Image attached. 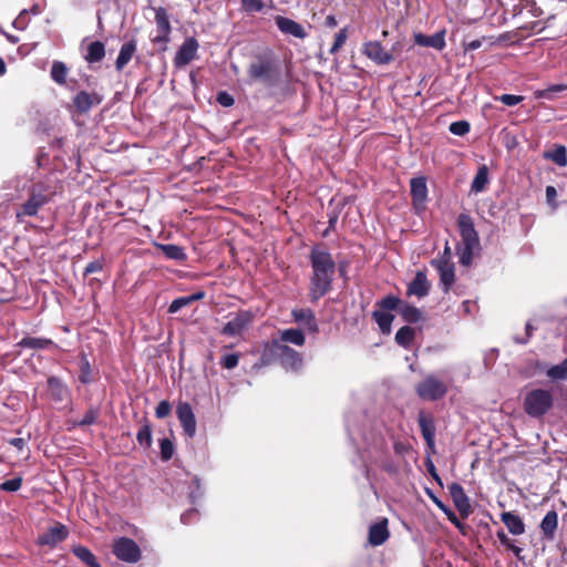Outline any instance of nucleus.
I'll list each match as a JSON object with an SVG mask.
<instances>
[{"mask_svg": "<svg viewBox=\"0 0 567 567\" xmlns=\"http://www.w3.org/2000/svg\"><path fill=\"white\" fill-rule=\"evenodd\" d=\"M309 260L312 268L309 297L311 301H317L332 288L336 262L331 254L318 245L311 248Z\"/></svg>", "mask_w": 567, "mask_h": 567, "instance_id": "nucleus-1", "label": "nucleus"}, {"mask_svg": "<svg viewBox=\"0 0 567 567\" xmlns=\"http://www.w3.org/2000/svg\"><path fill=\"white\" fill-rule=\"evenodd\" d=\"M247 74L254 82H260L266 87L271 89L280 84V65L278 61L271 56H258L252 61L248 69Z\"/></svg>", "mask_w": 567, "mask_h": 567, "instance_id": "nucleus-2", "label": "nucleus"}, {"mask_svg": "<svg viewBox=\"0 0 567 567\" xmlns=\"http://www.w3.org/2000/svg\"><path fill=\"white\" fill-rule=\"evenodd\" d=\"M554 398L550 391L535 389L529 391L524 399V411L532 417L545 415L553 406Z\"/></svg>", "mask_w": 567, "mask_h": 567, "instance_id": "nucleus-3", "label": "nucleus"}, {"mask_svg": "<svg viewBox=\"0 0 567 567\" xmlns=\"http://www.w3.org/2000/svg\"><path fill=\"white\" fill-rule=\"evenodd\" d=\"M55 189L48 182H38L32 185L28 200L22 205V213L25 216H35L39 209L45 205Z\"/></svg>", "mask_w": 567, "mask_h": 567, "instance_id": "nucleus-4", "label": "nucleus"}, {"mask_svg": "<svg viewBox=\"0 0 567 567\" xmlns=\"http://www.w3.org/2000/svg\"><path fill=\"white\" fill-rule=\"evenodd\" d=\"M449 386L435 374H427L415 385V392L424 401H439L445 396Z\"/></svg>", "mask_w": 567, "mask_h": 567, "instance_id": "nucleus-5", "label": "nucleus"}, {"mask_svg": "<svg viewBox=\"0 0 567 567\" xmlns=\"http://www.w3.org/2000/svg\"><path fill=\"white\" fill-rule=\"evenodd\" d=\"M271 352L286 370L299 371L303 360L299 352L278 341H272Z\"/></svg>", "mask_w": 567, "mask_h": 567, "instance_id": "nucleus-6", "label": "nucleus"}, {"mask_svg": "<svg viewBox=\"0 0 567 567\" xmlns=\"http://www.w3.org/2000/svg\"><path fill=\"white\" fill-rule=\"evenodd\" d=\"M113 554L121 560L134 564L141 559V549L137 544L127 537H121L113 545Z\"/></svg>", "mask_w": 567, "mask_h": 567, "instance_id": "nucleus-7", "label": "nucleus"}, {"mask_svg": "<svg viewBox=\"0 0 567 567\" xmlns=\"http://www.w3.org/2000/svg\"><path fill=\"white\" fill-rule=\"evenodd\" d=\"M252 313L247 310L238 311L223 327L221 333L228 337L239 336L252 321Z\"/></svg>", "mask_w": 567, "mask_h": 567, "instance_id": "nucleus-8", "label": "nucleus"}, {"mask_svg": "<svg viewBox=\"0 0 567 567\" xmlns=\"http://www.w3.org/2000/svg\"><path fill=\"white\" fill-rule=\"evenodd\" d=\"M395 50L396 45H393L391 52H388L379 41H369L363 47V54L377 64H389L394 59Z\"/></svg>", "mask_w": 567, "mask_h": 567, "instance_id": "nucleus-9", "label": "nucleus"}, {"mask_svg": "<svg viewBox=\"0 0 567 567\" xmlns=\"http://www.w3.org/2000/svg\"><path fill=\"white\" fill-rule=\"evenodd\" d=\"M155 11V23L157 28V35H155L152 41L154 43H163L164 45L169 41V34L172 32V27L169 23V16L165 8L158 7L153 8Z\"/></svg>", "mask_w": 567, "mask_h": 567, "instance_id": "nucleus-10", "label": "nucleus"}, {"mask_svg": "<svg viewBox=\"0 0 567 567\" xmlns=\"http://www.w3.org/2000/svg\"><path fill=\"white\" fill-rule=\"evenodd\" d=\"M457 225L464 246L468 248L478 246V235L475 230L472 217L466 214H461L457 218Z\"/></svg>", "mask_w": 567, "mask_h": 567, "instance_id": "nucleus-11", "label": "nucleus"}, {"mask_svg": "<svg viewBox=\"0 0 567 567\" xmlns=\"http://www.w3.org/2000/svg\"><path fill=\"white\" fill-rule=\"evenodd\" d=\"M198 47L199 44L195 38L190 37L185 39L174 56V64L177 68L189 64L195 59Z\"/></svg>", "mask_w": 567, "mask_h": 567, "instance_id": "nucleus-12", "label": "nucleus"}, {"mask_svg": "<svg viewBox=\"0 0 567 567\" xmlns=\"http://www.w3.org/2000/svg\"><path fill=\"white\" fill-rule=\"evenodd\" d=\"M431 265L439 271L440 281L444 287V291L447 292L455 280L454 265L450 261L449 257L432 259Z\"/></svg>", "mask_w": 567, "mask_h": 567, "instance_id": "nucleus-13", "label": "nucleus"}, {"mask_svg": "<svg viewBox=\"0 0 567 567\" xmlns=\"http://www.w3.org/2000/svg\"><path fill=\"white\" fill-rule=\"evenodd\" d=\"M176 414L185 435L193 437L196 433V419L190 404L181 402L177 405Z\"/></svg>", "mask_w": 567, "mask_h": 567, "instance_id": "nucleus-14", "label": "nucleus"}, {"mask_svg": "<svg viewBox=\"0 0 567 567\" xmlns=\"http://www.w3.org/2000/svg\"><path fill=\"white\" fill-rule=\"evenodd\" d=\"M449 493H450V495H451V497L453 499V503H454L455 507L460 512V514L463 517L468 516V514L471 513V503H470V498L465 494L464 488L462 487V485L458 484V483L450 484L449 485Z\"/></svg>", "mask_w": 567, "mask_h": 567, "instance_id": "nucleus-15", "label": "nucleus"}, {"mask_svg": "<svg viewBox=\"0 0 567 567\" xmlns=\"http://www.w3.org/2000/svg\"><path fill=\"white\" fill-rule=\"evenodd\" d=\"M275 23L284 34H289L297 39H305L307 37L305 28L292 19L277 16L275 17Z\"/></svg>", "mask_w": 567, "mask_h": 567, "instance_id": "nucleus-16", "label": "nucleus"}, {"mask_svg": "<svg viewBox=\"0 0 567 567\" xmlns=\"http://www.w3.org/2000/svg\"><path fill=\"white\" fill-rule=\"evenodd\" d=\"M102 102V96L97 93H89L86 91H80L73 97V105L76 111L81 114L87 113L92 106L97 105Z\"/></svg>", "mask_w": 567, "mask_h": 567, "instance_id": "nucleus-17", "label": "nucleus"}, {"mask_svg": "<svg viewBox=\"0 0 567 567\" xmlns=\"http://www.w3.org/2000/svg\"><path fill=\"white\" fill-rule=\"evenodd\" d=\"M411 196L415 208H424L427 198L426 179L422 176L413 177L410 182Z\"/></svg>", "mask_w": 567, "mask_h": 567, "instance_id": "nucleus-18", "label": "nucleus"}, {"mask_svg": "<svg viewBox=\"0 0 567 567\" xmlns=\"http://www.w3.org/2000/svg\"><path fill=\"white\" fill-rule=\"evenodd\" d=\"M414 41L417 45L433 48L441 51L445 48V31L442 30L432 35L415 33Z\"/></svg>", "mask_w": 567, "mask_h": 567, "instance_id": "nucleus-19", "label": "nucleus"}, {"mask_svg": "<svg viewBox=\"0 0 567 567\" xmlns=\"http://www.w3.org/2000/svg\"><path fill=\"white\" fill-rule=\"evenodd\" d=\"M430 282L424 272L417 271L414 279L410 282L408 287V293L414 295L419 298H423L429 295L430 291Z\"/></svg>", "mask_w": 567, "mask_h": 567, "instance_id": "nucleus-20", "label": "nucleus"}, {"mask_svg": "<svg viewBox=\"0 0 567 567\" xmlns=\"http://www.w3.org/2000/svg\"><path fill=\"white\" fill-rule=\"evenodd\" d=\"M389 538L388 520L383 519L372 524L369 528V543L373 546L382 545Z\"/></svg>", "mask_w": 567, "mask_h": 567, "instance_id": "nucleus-21", "label": "nucleus"}, {"mask_svg": "<svg viewBox=\"0 0 567 567\" xmlns=\"http://www.w3.org/2000/svg\"><path fill=\"white\" fill-rule=\"evenodd\" d=\"M417 423L426 444L429 446H433L435 437V424L433 417L421 412L417 416Z\"/></svg>", "mask_w": 567, "mask_h": 567, "instance_id": "nucleus-22", "label": "nucleus"}, {"mask_svg": "<svg viewBox=\"0 0 567 567\" xmlns=\"http://www.w3.org/2000/svg\"><path fill=\"white\" fill-rule=\"evenodd\" d=\"M48 390L51 398L56 402H63L70 395L68 386L58 377L48 379Z\"/></svg>", "mask_w": 567, "mask_h": 567, "instance_id": "nucleus-23", "label": "nucleus"}, {"mask_svg": "<svg viewBox=\"0 0 567 567\" xmlns=\"http://www.w3.org/2000/svg\"><path fill=\"white\" fill-rule=\"evenodd\" d=\"M68 536V529L64 525H56L40 536L39 542L43 545L54 546L64 540Z\"/></svg>", "mask_w": 567, "mask_h": 567, "instance_id": "nucleus-24", "label": "nucleus"}, {"mask_svg": "<svg viewBox=\"0 0 567 567\" xmlns=\"http://www.w3.org/2000/svg\"><path fill=\"white\" fill-rule=\"evenodd\" d=\"M501 519L511 534L518 536L525 533V524L517 514L504 512L501 515Z\"/></svg>", "mask_w": 567, "mask_h": 567, "instance_id": "nucleus-25", "label": "nucleus"}, {"mask_svg": "<svg viewBox=\"0 0 567 567\" xmlns=\"http://www.w3.org/2000/svg\"><path fill=\"white\" fill-rule=\"evenodd\" d=\"M291 315L296 322L303 324L310 332L318 331V324L311 309H295Z\"/></svg>", "mask_w": 567, "mask_h": 567, "instance_id": "nucleus-26", "label": "nucleus"}, {"mask_svg": "<svg viewBox=\"0 0 567 567\" xmlns=\"http://www.w3.org/2000/svg\"><path fill=\"white\" fill-rule=\"evenodd\" d=\"M277 341L284 344L292 343L301 347L306 342V337L300 329L290 328L279 331V340Z\"/></svg>", "mask_w": 567, "mask_h": 567, "instance_id": "nucleus-27", "label": "nucleus"}, {"mask_svg": "<svg viewBox=\"0 0 567 567\" xmlns=\"http://www.w3.org/2000/svg\"><path fill=\"white\" fill-rule=\"evenodd\" d=\"M136 52V43L134 40H131L128 42H125L121 49L120 53L117 55V59L115 61V68L117 71H121L133 58L134 53Z\"/></svg>", "mask_w": 567, "mask_h": 567, "instance_id": "nucleus-28", "label": "nucleus"}, {"mask_svg": "<svg viewBox=\"0 0 567 567\" xmlns=\"http://www.w3.org/2000/svg\"><path fill=\"white\" fill-rule=\"evenodd\" d=\"M558 525V515L555 511H549L540 523V529L547 539H553Z\"/></svg>", "mask_w": 567, "mask_h": 567, "instance_id": "nucleus-29", "label": "nucleus"}, {"mask_svg": "<svg viewBox=\"0 0 567 567\" xmlns=\"http://www.w3.org/2000/svg\"><path fill=\"white\" fill-rule=\"evenodd\" d=\"M105 56V45L101 41L91 42L87 45L84 59L89 63L101 62Z\"/></svg>", "mask_w": 567, "mask_h": 567, "instance_id": "nucleus-30", "label": "nucleus"}, {"mask_svg": "<svg viewBox=\"0 0 567 567\" xmlns=\"http://www.w3.org/2000/svg\"><path fill=\"white\" fill-rule=\"evenodd\" d=\"M158 248L164 254V256L168 259L176 261H185L187 255L183 247L174 244H161Z\"/></svg>", "mask_w": 567, "mask_h": 567, "instance_id": "nucleus-31", "label": "nucleus"}, {"mask_svg": "<svg viewBox=\"0 0 567 567\" xmlns=\"http://www.w3.org/2000/svg\"><path fill=\"white\" fill-rule=\"evenodd\" d=\"M72 553L76 558H79L82 563L87 565L89 567H102L93 553L85 546L76 545L73 546Z\"/></svg>", "mask_w": 567, "mask_h": 567, "instance_id": "nucleus-32", "label": "nucleus"}, {"mask_svg": "<svg viewBox=\"0 0 567 567\" xmlns=\"http://www.w3.org/2000/svg\"><path fill=\"white\" fill-rule=\"evenodd\" d=\"M50 346H55L52 340L35 337H25L17 343V347L29 349H45Z\"/></svg>", "mask_w": 567, "mask_h": 567, "instance_id": "nucleus-33", "label": "nucleus"}, {"mask_svg": "<svg viewBox=\"0 0 567 567\" xmlns=\"http://www.w3.org/2000/svg\"><path fill=\"white\" fill-rule=\"evenodd\" d=\"M488 184V168L486 165H483L478 167L472 185L471 190L474 193H481L485 189L486 185Z\"/></svg>", "mask_w": 567, "mask_h": 567, "instance_id": "nucleus-34", "label": "nucleus"}, {"mask_svg": "<svg viewBox=\"0 0 567 567\" xmlns=\"http://www.w3.org/2000/svg\"><path fill=\"white\" fill-rule=\"evenodd\" d=\"M372 317L378 323L382 333L388 334L391 332V324L394 319L393 315L383 310H375L373 311Z\"/></svg>", "mask_w": 567, "mask_h": 567, "instance_id": "nucleus-35", "label": "nucleus"}, {"mask_svg": "<svg viewBox=\"0 0 567 567\" xmlns=\"http://www.w3.org/2000/svg\"><path fill=\"white\" fill-rule=\"evenodd\" d=\"M399 313L402 316V318L410 322L415 323L422 318V312L420 309H417L414 306H411L406 302H402V305L399 308Z\"/></svg>", "mask_w": 567, "mask_h": 567, "instance_id": "nucleus-36", "label": "nucleus"}, {"mask_svg": "<svg viewBox=\"0 0 567 567\" xmlns=\"http://www.w3.org/2000/svg\"><path fill=\"white\" fill-rule=\"evenodd\" d=\"M136 440L142 446L151 447L152 445V426L146 419L143 421V424L136 434Z\"/></svg>", "mask_w": 567, "mask_h": 567, "instance_id": "nucleus-37", "label": "nucleus"}, {"mask_svg": "<svg viewBox=\"0 0 567 567\" xmlns=\"http://www.w3.org/2000/svg\"><path fill=\"white\" fill-rule=\"evenodd\" d=\"M544 157L551 159L558 166L567 165V151L563 145H558L553 151L546 152Z\"/></svg>", "mask_w": 567, "mask_h": 567, "instance_id": "nucleus-38", "label": "nucleus"}, {"mask_svg": "<svg viewBox=\"0 0 567 567\" xmlns=\"http://www.w3.org/2000/svg\"><path fill=\"white\" fill-rule=\"evenodd\" d=\"M68 68L63 62L54 61L51 66V78L52 80L62 85L66 81Z\"/></svg>", "mask_w": 567, "mask_h": 567, "instance_id": "nucleus-39", "label": "nucleus"}, {"mask_svg": "<svg viewBox=\"0 0 567 567\" xmlns=\"http://www.w3.org/2000/svg\"><path fill=\"white\" fill-rule=\"evenodd\" d=\"M413 338H414V329L409 326H404V327L400 328L395 334L396 343L404 348L410 347Z\"/></svg>", "mask_w": 567, "mask_h": 567, "instance_id": "nucleus-40", "label": "nucleus"}, {"mask_svg": "<svg viewBox=\"0 0 567 567\" xmlns=\"http://www.w3.org/2000/svg\"><path fill=\"white\" fill-rule=\"evenodd\" d=\"M547 377L551 380H565L567 379V359L559 364L550 367L547 372Z\"/></svg>", "mask_w": 567, "mask_h": 567, "instance_id": "nucleus-41", "label": "nucleus"}, {"mask_svg": "<svg viewBox=\"0 0 567 567\" xmlns=\"http://www.w3.org/2000/svg\"><path fill=\"white\" fill-rule=\"evenodd\" d=\"M380 308L383 310V311H391V310H395L400 308V306L402 305L401 300L395 297V296H392V295H389L384 298H382L379 303Z\"/></svg>", "mask_w": 567, "mask_h": 567, "instance_id": "nucleus-42", "label": "nucleus"}, {"mask_svg": "<svg viewBox=\"0 0 567 567\" xmlns=\"http://www.w3.org/2000/svg\"><path fill=\"white\" fill-rule=\"evenodd\" d=\"M99 416V410L96 408H90L83 415L81 420L75 422L76 426H87L92 425L96 422Z\"/></svg>", "mask_w": 567, "mask_h": 567, "instance_id": "nucleus-43", "label": "nucleus"}, {"mask_svg": "<svg viewBox=\"0 0 567 567\" xmlns=\"http://www.w3.org/2000/svg\"><path fill=\"white\" fill-rule=\"evenodd\" d=\"M159 447H161V458L163 461H168L172 458L174 454V444L169 439H162L159 441Z\"/></svg>", "mask_w": 567, "mask_h": 567, "instance_id": "nucleus-44", "label": "nucleus"}, {"mask_svg": "<svg viewBox=\"0 0 567 567\" xmlns=\"http://www.w3.org/2000/svg\"><path fill=\"white\" fill-rule=\"evenodd\" d=\"M243 9L248 13L260 12L265 4L262 0H240Z\"/></svg>", "mask_w": 567, "mask_h": 567, "instance_id": "nucleus-45", "label": "nucleus"}, {"mask_svg": "<svg viewBox=\"0 0 567 567\" xmlns=\"http://www.w3.org/2000/svg\"><path fill=\"white\" fill-rule=\"evenodd\" d=\"M450 132L456 136H463L470 132V123L466 121L453 122L450 125Z\"/></svg>", "mask_w": 567, "mask_h": 567, "instance_id": "nucleus-46", "label": "nucleus"}, {"mask_svg": "<svg viewBox=\"0 0 567 567\" xmlns=\"http://www.w3.org/2000/svg\"><path fill=\"white\" fill-rule=\"evenodd\" d=\"M348 38L347 29H341L334 37V42L330 48V53L334 54L346 43Z\"/></svg>", "mask_w": 567, "mask_h": 567, "instance_id": "nucleus-47", "label": "nucleus"}, {"mask_svg": "<svg viewBox=\"0 0 567 567\" xmlns=\"http://www.w3.org/2000/svg\"><path fill=\"white\" fill-rule=\"evenodd\" d=\"M22 485V478L21 477H14L8 481H4L1 483L0 488L4 492H17L21 488Z\"/></svg>", "mask_w": 567, "mask_h": 567, "instance_id": "nucleus-48", "label": "nucleus"}, {"mask_svg": "<svg viewBox=\"0 0 567 567\" xmlns=\"http://www.w3.org/2000/svg\"><path fill=\"white\" fill-rule=\"evenodd\" d=\"M495 100L501 101L503 104H505L507 106H515L524 100V96L514 95V94H503V95L496 96Z\"/></svg>", "mask_w": 567, "mask_h": 567, "instance_id": "nucleus-49", "label": "nucleus"}, {"mask_svg": "<svg viewBox=\"0 0 567 567\" xmlns=\"http://www.w3.org/2000/svg\"><path fill=\"white\" fill-rule=\"evenodd\" d=\"M190 305L189 302V299L187 298V296H184V297H179V298H176L172 301V303L169 305L168 307V312L169 313H176L178 312L182 308L186 307Z\"/></svg>", "mask_w": 567, "mask_h": 567, "instance_id": "nucleus-50", "label": "nucleus"}, {"mask_svg": "<svg viewBox=\"0 0 567 567\" xmlns=\"http://www.w3.org/2000/svg\"><path fill=\"white\" fill-rule=\"evenodd\" d=\"M239 361V355L237 353H229L221 358L220 364L224 369H234L237 367Z\"/></svg>", "mask_w": 567, "mask_h": 567, "instance_id": "nucleus-51", "label": "nucleus"}, {"mask_svg": "<svg viewBox=\"0 0 567 567\" xmlns=\"http://www.w3.org/2000/svg\"><path fill=\"white\" fill-rule=\"evenodd\" d=\"M216 101L224 107H230L234 105V97L226 91L218 92Z\"/></svg>", "mask_w": 567, "mask_h": 567, "instance_id": "nucleus-52", "label": "nucleus"}, {"mask_svg": "<svg viewBox=\"0 0 567 567\" xmlns=\"http://www.w3.org/2000/svg\"><path fill=\"white\" fill-rule=\"evenodd\" d=\"M171 413V404L168 401H161L156 409H155V415L158 419H164Z\"/></svg>", "mask_w": 567, "mask_h": 567, "instance_id": "nucleus-53", "label": "nucleus"}, {"mask_svg": "<svg viewBox=\"0 0 567 567\" xmlns=\"http://www.w3.org/2000/svg\"><path fill=\"white\" fill-rule=\"evenodd\" d=\"M103 269V261L102 260H93L86 265L84 268V276L99 272Z\"/></svg>", "mask_w": 567, "mask_h": 567, "instance_id": "nucleus-54", "label": "nucleus"}, {"mask_svg": "<svg viewBox=\"0 0 567 567\" xmlns=\"http://www.w3.org/2000/svg\"><path fill=\"white\" fill-rule=\"evenodd\" d=\"M533 331H534V327L529 322H527L525 326V333H526L525 338L515 337L514 342H516L518 344H526L529 341V339L532 338Z\"/></svg>", "mask_w": 567, "mask_h": 567, "instance_id": "nucleus-55", "label": "nucleus"}, {"mask_svg": "<svg viewBox=\"0 0 567 567\" xmlns=\"http://www.w3.org/2000/svg\"><path fill=\"white\" fill-rule=\"evenodd\" d=\"M473 251H474V248H468V247L464 246V249L460 257V262L464 266L470 265L473 259Z\"/></svg>", "mask_w": 567, "mask_h": 567, "instance_id": "nucleus-56", "label": "nucleus"}, {"mask_svg": "<svg viewBox=\"0 0 567 567\" xmlns=\"http://www.w3.org/2000/svg\"><path fill=\"white\" fill-rule=\"evenodd\" d=\"M193 487L194 488L189 493V499H190L192 503H194L196 501V498L202 496L200 482H199V480L197 477H195L193 480Z\"/></svg>", "mask_w": 567, "mask_h": 567, "instance_id": "nucleus-57", "label": "nucleus"}, {"mask_svg": "<svg viewBox=\"0 0 567 567\" xmlns=\"http://www.w3.org/2000/svg\"><path fill=\"white\" fill-rule=\"evenodd\" d=\"M556 196H557L556 188L554 186H547L546 187V198H547L548 204L553 205L554 208L556 207V205L554 204Z\"/></svg>", "mask_w": 567, "mask_h": 567, "instance_id": "nucleus-58", "label": "nucleus"}, {"mask_svg": "<svg viewBox=\"0 0 567 567\" xmlns=\"http://www.w3.org/2000/svg\"><path fill=\"white\" fill-rule=\"evenodd\" d=\"M80 381L82 383H89L90 382V364L89 362H85L82 368V373L79 377Z\"/></svg>", "mask_w": 567, "mask_h": 567, "instance_id": "nucleus-59", "label": "nucleus"}, {"mask_svg": "<svg viewBox=\"0 0 567 567\" xmlns=\"http://www.w3.org/2000/svg\"><path fill=\"white\" fill-rule=\"evenodd\" d=\"M434 503L437 505L439 508L443 509L446 514H449L450 516V519L455 523L457 526L460 525L457 518L455 517V515L452 513V512H447V508L445 507V505L437 498H433Z\"/></svg>", "mask_w": 567, "mask_h": 567, "instance_id": "nucleus-60", "label": "nucleus"}, {"mask_svg": "<svg viewBox=\"0 0 567 567\" xmlns=\"http://www.w3.org/2000/svg\"><path fill=\"white\" fill-rule=\"evenodd\" d=\"M497 538L504 547H508L513 543L503 530L497 532Z\"/></svg>", "mask_w": 567, "mask_h": 567, "instance_id": "nucleus-61", "label": "nucleus"}, {"mask_svg": "<svg viewBox=\"0 0 567 567\" xmlns=\"http://www.w3.org/2000/svg\"><path fill=\"white\" fill-rule=\"evenodd\" d=\"M9 443L20 451L25 446V440L22 437H13Z\"/></svg>", "mask_w": 567, "mask_h": 567, "instance_id": "nucleus-62", "label": "nucleus"}, {"mask_svg": "<svg viewBox=\"0 0 567 567\" xmlns=\"http://www.w3.org/2000/svg\"><path fill=\"white\" fill-rule=\"evenodd\" d=\"M482 45V40H473V41H470L468 43H466V50H470V51H474V50H477L478 48H481Z\"/></svg>", "mask_w": 567, "mask_h": 567, "instance_id": "nucleus-63", "label": "nucleus"}, {"mask_svg": "<svg viewBox=\"0 0 567 567\" xmlns=\"http://www.w3.org/2000/svg\"><path fill=\"white\" fill-rule=\"evenodd\" d=\"M196 514H197V513H196V511H195V509H192V511H188V512H186V513L182 514V516H181V520H182V523H184V524H188V523H189L190 517H192V516H194V515H196Z\"/></svg>", "mask_w": 567, "mask_h": 567, "instance_id": "nucleus-64", "label": "nucleus"}]
</instances>
